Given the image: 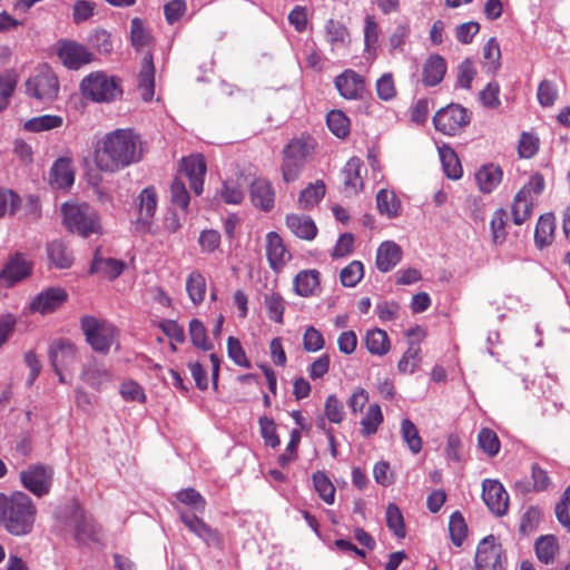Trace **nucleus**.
I'll list each match as a JSON object with an SVG mask.
<instances>
[{"label": "nucleus", "instance_id": "obj_1", "mask_svg": "<svg viewBox=\"0 0 570 570\" xmlns=\"http://www.w3.org/2000/svg\"><path fill=\"white\" fill-rule=\"evenodd\" d=\"M142 157L140 137L131 129H116L98 141L95 163L102 171L115 173Z\"/></svg>", "mask_w": 570, "mask_h": 570}, {"label": "nucleus", "instance_id": "obj_2", "mask_svg": "<svg viewBox=\"0 0 570 570\" xmlns=\"http://www.w3.org/2000/svg\"><path fill=\"white\" fill-rule=\"evenodd\" d=\"M37 508L22 491L10 495L0 493V527L12 535H26L32 531Z\"/></svg>", "mask_w": 570, "mask_h": 570}, {"label": "nucleus", "instance_id": "obj_3", "mask_svg": "<svg viewBox=\"0 0 570 570\" xmlns=\"http://www.w3.org/2000/svg\"><path fill=\"white\" fill-rule=\"evenodd\" d=\"M56 518L78 544L90 546L99 542L100 528L79 502L66 504L56 513Z\"/></svg>", "mask_w": 570, "mask_h": 570}, {"label": "nucleus", "instance_id": "obj_4", "mask_svg": "<svg viewBox=\"0 0 570 570\" xmlns=\"http://www.w3.org/2000/svg\"><path fill=\"white\" fill-rule=\"evenodd\" d=\"M82 96L95 102H112L121 97L120 79L104 71H92L80 82Z\"/></svg>", "mask_w": 570, "mask_h": 570}, {"label": "nucleus", "instance_id": "obj_5", "mask_svg": "<svg viewBox=\"0 0 570 570\" xmlns=\"http://www.w3.org/2000/svg\"><path fill=\"white\" fill-rule=\"evenodd\" d=\"M81 330L88 344L94 351L99 353H108L110 346L116 341V327L109 322L98 320L94 316H85L81 318Z\"/></svg>", "mask_w": 570, "mask_h": 570}, {"label": "nucleus", "instance_id": "obj_6", "mask_svg": "<svg viewBox=\"0 0 570 570\" xmlns=\"http://www.w3.org/2000/svg\"><path fill=\"white\" fill-rule=\"evenodd\" d=\"M63 223L70 232L82 236L96 233L99 228L96 210L88 204H65L62 207Z\"/></svg>", "mask_w": 570, "mask_h": 570}, {"label": "nucleus", "instance_id": "obj_7", "mask_svg": "<svg viewBox=\"0 0 570 570\" xmlns=\"http://www.w3.org/2000/svg\"><path fill=\"white\" fill-rule=\"evenodd\" d=\"M26 89L30 97L41 102H51L58 96V78L48 66H42L27 80Z\"/></svg>", "mask_w": 570, "mask_h": 570}, {"label": "nucleus", "instance_id": "obj_8", "mask_svg": "<svg viewBox=\"0 0 570 570\" xmlns=\"http://www.w3.org/2000/svg\"><path fill=\"white\" fill-rule=\"evenodd\" d=\"M19 476L24 489L41 498L50 492L53 470L50 465L35 463L22 470Z\"/></svg>", "mask_w": 570, "mask_h": 570}, {"label": "nucleus", "instance_id": "obj_9", "mask_svg": "<svg viewBox=\"0 0 570 570\" xmlns=\"http://www.w3.org/2000/svg\"><path fill=\"white\" fill-rule=\"evenodd\" d=\"M470 122V112L460 105L451 104L440 109L433 117L436 130L452 136Z\"/></svg>", "mask_w": 570, "mask_h": 570}, {"label": "nucleus", "instance_id": "obj_10", "mask_svg": "<svg viewBox=\"0 0 570 570\" xmlns=\"http://www.w3.org/2000/svg\"><path fill=\"white\" fill-rule=\"evenodd\" d=\"M57 56L61 63L70 70H78L94 60L92 52L85 45L75 40H60Z\"/></svg>", "mask_w": 570, "mask_h": 570}, {"label": "nucleus", "instance_id": "obj_11", "mask_svg": "<svg viewBox=\"0 0 570 570\" xmlns=\"http://www.w3.org/2000/svg\"><path fill=\"white\" fill-rule=\"evenodd\" d=\"M179 517L186 528L199 538L207 547H223V535L217 529L212 528L196 514L187 511H179Z\"/></svg>", "mask_w": 570, "mask_h": 570}, {"label": "nucleus", "instance_id": "obj_12", "mask_svg": "<svg viewBox=\"0 0 570 570\" xmlns=\"http://www.w3.org/2000/svg\"><path fill=\"white\" fill-rule=\"evenodd\" d=\"M48 356L53 371H58L59 368H66V371H68L72 368L78 361L77 348L73 343L67 338L55 340L48 348Z\"/></svg>", "mask_w": 570, "mask_h": 570}, {"label": "nucleus", "instance_id": "obj_13", "mask_svg": "<svg viewBox=\"0 0 570 570\" xmlns=\"http://www.w3.org/2000/svg\"><path fill=\"white\" fill-rule=\"evenodd\" d=\"M482 498L487 507L498 517L507 513L509 495L503 485L497 481L487 479L482 483Z\"/></svg>", "mask_w": 570, "mask_h": 570}, {"label": "nucleus", "instance_id": "obj_14", "mask_svg": "<svg viewBox=\"0 0 570 570\" xmlns=\"http://www.w3.org/2000/svg\"><path fill=\"white\" fill-rule=\"evenodd\" d=\"M492 567L502 569V548L495 543V538H484L476 548L475 568Z\"/></svg>", "mask_w": 570, "mask_h": 570}, {"label": "nucleus", "instance_id": "obj_15", "mask_svg": "<svg viewBox=\"0 0 570 570\" xmlns=\"http://www.w3.org/2000/svg\"><path fill=\"white\" fill-rule=\"evenodd\" d=\"M80 377L96 391H101L114 380L112 373L96 358H91L82 366Z\"/></svg>", "mask_w": 570, "mask_h": 570}, {"label": "nucleus", "instance_id": "obj_16", "mask_svg": "<svg viewBox=\"0 0 570 570\" xmlns=\"http://www.w3.org/2000/svg\"><path fill=\"white\" fill-rule=\"evenodd\" d=\"M335 87L342 97L355 100L362 97L365 82L361 75L347 69L335 78Z\"/></svg>", "mask_w": 570, "mask_h": 570}, {"label": "nucleus", "instance_id": "obj_17", "mask_svg": "<svg viewBox=\"0 0 570 570\" xmlns=\"http://www.w3.org/2000/svg\"><path fill=\"white\" fill-rule=\"evenodd\" d=\"M157 208V193L153 186L144 188L139 194V216L136 219V229L148 232L151 218Z\"/></svg>", "mask_w": 570, "mask_h": 570}, {"label": "nucleus", "instance_id": "obj_18", "mask_svg": "<svg viewBox=\"0 0 570 570\" xmlns=\"http://www.w3.org/2000/svg\"><path fill=\"white\" fill-rule=\"evenodd\" d=\"M68 295L65 289L60 287H49L40 292L30 303L32 312L47 314L57 309L66 299Z\"/></svg>", "mask_w": 570, "mask_h": 570}, {"label": "nucleus", "instance_id": "obj_19", "mask_svg": "<svg viewBox=\"0 0 570 570\" xmlns=\"http://www.w3.org/2000/svg\"><path fill=\"white\" fill-rule=\"evenodd\" d=\"M266 257L269 267L276 273L291 259V254L287 252L282 237L275 232H269L266 235Z\"/></svg>", "mask_w": 570, "mask_h": 570}, {"label": "nucleus", "instance_id": "obj_20", "mask_svg": "<svg viewBox=\"0 0 570 570\" xmlns=\"http://www.w3.org/2000/svg\"><path fill=\"white\" fill-rule=\"evenodd\" d=\"M181 170L189 179L190 188L196 195L203 191L204 177L206 174V163L202 155H190L183 158Z\"/></svg>", "mask_w": 570, "mask_h": 570}, {"label": "nucleus", "instance_id": "obj_21", "mask_svg": "<svg viewBox=\"0 0 570 570\" xmlns=\"http://www.w3.org/2000/svg\"><path fill=\"white\" fill-rule=\"evenodd\" d=\"M325 40L333 53L347 50L351 36L347 28L340 21L330 19L325 23Z\"/></svg>", "mask_w": 570, "mask_h": 570}, {"label": "nucleus", "instance_id": "obj_22", "mask_svg": "<svg viewBox=\"0 0 570 570\" xmlns=\"http://www.w3.org/2000/svg\"><path fill=\"white\" fill-rule=\"evenodd\" d=\"M31 272L30 263L20 254L10 257L3 266L0 277L8 286L20 282Z\"/></svg>", "mask_w": 570, "mask_h": 570}, {"label": "nucleus", "instance_id": "obj_23", "mask_svg": "<svg viewBox=\"0 0 570 570\" xmlns=\"http://www.w3.org/2000/svg\"><path fill=\"white\" fill-rule=\"evenodd\" d=\"M249 196L253 205L264 212L274 207L275 193L268 180L257 178L250 184Z\"/></svg>", "mask_w": 570, "mask_h": 570}, {"label": "nucleus", "instance_id": "obj_24", "mask_svg": "<svg viewBox=\"0 0 570 570\" xmlns=\"http://www.w3.org/2000/svg\"><path fill=\"white\" fill-rule=\"evenodd\" d=\"M402 258L401 247L394 242H383L376 250V267L383 273L394 268Z\"/></svg>", "mask_w": 570, "mask_h": 570}, {"label": "nucleus", "instance_id": "obj_25", "mask_svg": "<svg viewBox=\"0 0 570 570\" xmlns=\"http://www.w3.org/2000/svg\"><path fill=\"white\" fill-rule=\"evenodd\" d=\"M446 72V61L440 55H431L423 65L422 81L425 86L439 85Z\"/></svg>", "mask_w": 570, "mask_h": 570}, {"label": "nucleus", "instance_id": "obj_26", "mask_svg": "<svg viewBox=\"0 0 570 570\" xmlns=\"http://www.w3.org/2000/svg\"><path fill=\"white\" fill-rule=\"evenodd\" d=\"M75 175L71 163L67 158L57 159L49 175V183L57 188H68L73 184Z\"/></svg>", "mask_w": 570, "mask_h": 570}, {"label": "nucleus", "instance_id": "obj_27", "mask_svg": "<svg viewBox=\"0 0 570 570\" xmlns=\"http://www.w3.org/2000/svg\"><path fill=\"white\" fill-rule=\"evenodd\" d=\"M286 225L295 236L302 239L312 240L317 233L313 219L306 215L289 214L286 216Z\"/></svg>", "mask_w": 570, "mask_h": 570}, {"label": "nucleus", "instance_id": "obj_28", "mask_svg": "<svg viewBox=\"0 0 570 570\" xmlns=\"http://www.w3.org/2000/svg\"><path fill=\"white\" fill-rule=\"evenodd\" d=\"M141 98L145 101L151 100L155 92V68L150 53L144 57L138 77Z\"/></svg>", "mask_w": 570, "mask_h": 570}, {"label": "nucleus", "instance_id": "obj_29", "mask_svg": "<svg viewBox=\"0 0 570 570\" xmlns=\"http://www.w3.org/2000/svg\"><path fill=\"white\" fill-rule=\"evenodd\" d=\"M315 146L316 142L312 137L294 138L284 147L283 155L306 163Z\"/></svg>", "mask_w": 570, "mask_h": 570}, {"label": "nucleus", "instance_id": "obj_30", "mask_svg": "<svg viewBox=\"0 0 570 570\" xmlns=\"http://www.w3.org/2000/svg\"><path fill=\"white\" fill-rule=\"evenodd\" d=\"M527 194V189H520L513 198L511 214L515 225L523 224L532 214L534 198Z\"/></svg>", "mask_w": 570, "mask_h": 570}, {"label": "nucleus", "instance_id": "obj_31", "mask_svg": "<svg viewBox=\"0 0 570 570\" xmlns=\"http://www.w3.org/2000/svg\"><path fill=\"white\" fill-rule=\"evenodd\" d=\"M125 268V263L116 258H104L96 253L90 266V273L101 274L110 279L117 278Z\"/></svg>", "mask_w": 570, "mask_h": 570}, {"label": "nucleus", "instance_id": "obj_32", "mask_svg": "<svg viewBox=\"0 0 570 570\" xmlns=\"http://www.w3.org/2000/svg\"><path fill=\"white\" fill-rule=\"evenodd\" d=\"M297 295L307 297L314 294L320 285V273L316 269L301 271L293 282Z\"/></svg>", "mask_w": 570, "mask_h": 570}, {"label": "nucleus", "instance_id": "obj_33", "mask_svg": "<svg viewBox=\"0 0 570 570\" xmlns=\"http://www.w3.org/2000/svg\"><path fill=\"white\" fill-rule=\"evenodd\" d=\"M502 170L493 164L484 165L475 174V180L482 193H491L501 181Z\"/></svg>", "mask_w": 570, "mask_h": 570}, {"label": "nucleus", "instance_id": "obj_34", "mask_svg": "<svg viewBox=\"0 0 570 570\" xmlns=\"http://www.w3.org/2000/svg\"><path fill=\"white\" fill-rule=\"evenodd\" d=\"M363 163L357 157H352L343 168L344 186L353 193H357L363 187L361 170Z\"/></svg>", "mask_w": 570, "mask_h": 570}, {"label": "nucleus", "instance_id": "obj_35", "mask_svg": "<svg viewBox=\"0 0 570 570\" xmlns=\"http://www.w3.org/2000/svg\"><path fill=\"white\" fill-rule=\"evenodd\" d=\"M50 262L58 268H69L72 265L73 256L66 244L61 240H53L47 248Z\"/></svg>", "mask_w": 570, "mask_h": 570}, {"label": "nucleus", "instance_id": "obj_36", "mask_svg": "<svg viewBox=\"0 0 570 570\" xmlns=\"http://www.w3.org/2000/svg\"><path fill=\"white\" fill-rule=\"evenodd\" d=\"M365 345L373 355H385L390 350V340L385 331L373 328L366 332Z\"/></svg>", "mask_w": 570, "mask_h": 570}, {"label": "nucleus", "instance_id": "obj_37", "mask_svg": "<svg viewBox=\"0 0 570 570\" xmlns=\"http://www.w3.org/2000/svg\"><path fill=\"white\" fill-rule=\"evenodd\" d=\"M439 155L444 174L448 178L456 180L462 176V167L455 151L448 146L439 148Z\"/></svg>", "mask_w": 570, "mask_h": 570}, {"label": "nucleus", "instance_id": "obj_38", "mask_svg": "<svg viewBox=\"0 0 570 570\" xmlns=\"http://www.w3.org/2000/svg\"><path fill=\"white\" fill-rule=\"evenodd\" d=\"M556 223L552 214L541 215L534 232V240L539 247H544L551 244L553 238Z\"/></svg>", "mask_w": 570, "mask_h": 570}, {"label": "nucleus", "instance_id": "obj_39", "mask_svg": "<svg viewBox=\"0 0 570 570\" xmlns=\"http://www.w3.org/2000/svg\"><path fill=\"white\" fill-rule=\"evenodd\" d=\"M186 292L190 301L198 305L200 304L206 294V279L198 271H193L186 279Z\"/></svg>", "mask_w": 570, "mask_h": 570}, {"label": "nucleus", "instance_id": "obj_40", "mask_svg": "<svg viewBox=\"0 0 570 570\" xmlns=\"http://www.w3.org/2000/svg\"><path fill=\"white\" fill-rule=\"evenodd\" d=\"M153 40L150 31L145 27L142 19L136 17L130 21V41L132 47L139 51Z\"/></svg>", "mask_w": 570, "mask_h": 570}, {"label": "nucleus", "instance_id": "obj_41", "mask_svg": "<svg viewBox=\"0 0 570 570\" xmlns=\"http://www.w3.org/2000/svg\"><path fill=\"white\" fill-rule=\"evenodd\" d=\"M538 559L546 563H552L558 552V543L553 535H542L534 544Z\"/></svg>", "mask_w": 570, "mask_h": 570}, {"label": "nucleus", "instance_id": "obj_42", "mask_svg": "<svg viewBox=\"0 0 570 570\" xmlns=\"http://www.w3.org/2000/svg\"><path fill=\"white\" fill-rule=\"evenodd\" d=\"M483 68L487 72L494 73L501 66V50L498 40L492 37L483 47Z\"/></svg>", "mask_w": 570, "mask_h": 570}, {"label": "nucleus", "instance_id": "obj_43", "mask_svg": "<svg viewBox=\"0 0 570 570\" xmlns=\"http://www.w3.org/2000/svg\"><path fill=\"white\" fill-rule=\"evenodd\" d=\"M325 195V185L323 181L317 180L315 184L308 185L304 188L298 197V204L302 208L308 209L317 205Z\"/></svg>", "mask_w": 570, "mask_h": 570}, {"label": "nucleus", "instance_id": "obj_44", "mask_svg": "<svg viewBox=\"0 0 570 570\" xmlns=\"http://www.w3.org/2000/svg\"><path fill=\"white\" fill-rule=\"evenodd\" d=\"M382 423L383 413L381 406L376 403L371 404L365 413V416L361 420L362 434L364 436L375 434Z\"/></svg>", "mask_w": 570, "mask_h": 570}, {"label": "nucleus", "instance_id": "obj_45", "mask_svg": "<svg viewBox=\"0 0 570 570\" xmlns=\"http://www.w3.org/2000/svg\"><path fill=\"white\" fill-rule=\"evenodd\" d=\"M531 472H532L531 476H532V481H533L532 484L530 485V484H525L523 482H517V484H515L517 488L523 493H527L530 490H534V491L548 490V488L551 484V480H550L547 471L543 470L538 464H533Z\"/></svg>", "mask_w": 570, "mask_h": 570}, {"label": "nucleus", "instance_id": "obj_46", "mask_svg": "<svg viewBox=\"0 0 570 570\" xmlns=\"http://www.w3.org/2000/svg\"><path fill=\"white\" fill-rule=\"evenodd\" d=\"M17 83L18 75L14 70L8 69L0 75V111L7 108Z\"/></svg>", "mask_w": 570, "mask_h": 570}, {"label": "nucleus", "instance_id": "obj_47", "mask_svg": "<svg viewBox=\"0 0 570 570\" xmlns=\"http://www.w3.org/2000/svg\"><path fill=\"white\" fill-rule=\"evenodd\" d=\"M401 435L412 453L417 454L422 450V439L419 430L410 419L402 420Z\"/></svg>", "mask_w": 570, "mask_h": 570}, {"label": "nucleus", "instance_id": "obj_48", "mask_svg": "<svg viewBox=\"0 0 570 570\" xmlns=\"http://www.w3.org/2000/svg\"><path fill=\"white\" fill-rule=\"evenodd\" d=\"M313 483L321 499L327 504H333L335 500V487L328 476L324 472L317 471L313 474Z\"/></svg>", "mask_w": 570, "mask_h": 570}, {"label": "nucleus", "instance_id": "obj_49", "mask_svg": "<svg viewBox=\"0 0 570 570\" xmlns=\"http://www.w3.org/2000/svg\"><path fill=\"white\" fill-rule=\"evenodd\" d=\"M62 118L57 115H42L33 117L24 124V128L32 132L50 130L58 128L62 125Z\"/></svg>", "mask_w": 570, "mask_h": 570}, {"label": "nucleus", "instance_id": "obj_50", "mask_svg": "<svg viewBox=\"0 0 570 570\" xmlns=\"http://www.w3.org/2000/svg\"><path fill=\"white\" fill-rule=\"evenodd\" d=\"M264 304L268 317L275 323L283 324L285 312V302L278 293H268L264 295Z\"/></svg>", "mask_w": 570, "mask_h": 570}, {"label": "nucleus", "instance_id": "obj_51", "mask_svg": "<svg viewBox=\"0 0 570 570\" xmlns=\"http://www.w3.org/2000/svg\"><path fill=\"white\" fill-rule=\"evenodd\" d=\"M328 129L338 138H344L350 132V120L341 110H332L327 114Z\"/></svg>", "mask_w": 570, "mask_h": 570}, {"label": "nucleus", "instance_id": "obj_52", "mask_svg": "<svg viewBox=\"0 0 570 570\" xmlns=\"http://www.w3.org/2000/svg\"><path fill=\"white\" fill-rule=\"evenodd\" d=\"M466 524L461 512L455 511L450 515L449 532L454 546L461 547L466 537Z\"/></svg>", "mask_w": 570, "mask_h": 570}, {"label": "nucleus", "instance_id": "obj_53", "mask_svg": "<svg viewBox=\"0 0 570 570\" xmlns=\"http://www.w3.org/2000/svg\"><path fill=\"white\" fill-rule=\"evenodd\" d=\"M379 212L389 217H395L399 213V202L393 191L382 189L376 195Z\"/></svg>", "mask_w": 570, "mask_h": 570}, {"label": "nucleus", "instance_id": "obj_54", "mask_svg": "<svg viewBox=\"0 0 570 570\" xmlns=\"http://www.w3.org/2000/svg\"><path fill=\"white\" fill-rule=\"evenodd\" d=\"M189 335L191 343L203 351H210L213 348V344L208 341L206 328L204 324L194 318L189 322Z\"/></svg>", "mask_w": 570, "mask_h": 570}, {"label": "nucleus", "instance_id": "obj_55", "mask_svg": "<svg viewBox=\"0 0 570 570\" xmlns=\"http://www.w3.org/2000/svg\"><path fill=\"white\" fill-rule=\"evenodd\" d=\"M220 196L226 204L239 205L244 199L243 184L233 179L225 180Z\"/></svg>", "mask_w": 570, "mask_h": 570}, {"label": "nucleus", "instance_id": "obj_56", "mask_svg": "<svg viewBox=\"0 0 570 570\" xmlns=\"http://www.w3.org/2000/svg\"><path fill=\"white\" fill-rule=\"evenodd\" d=\"M386 524L393 533L399 538L405 537L404 519L401 510L394 503L386 507Z\"/></svg>", "mask_w": 570, "mask_h": 570}, {"label": "nucleus", "instance_id": "obj_57", "mask_svg": "<svg viewBox=\"0 0 570 570\" xmlns=\"http://www.w3.org/2000/svg\"><path fill=\"white\" fill-rule=\"evenodd\" d=\"M364 276V267L360 261H353L340 274L341 283L346 287H354Z\"/></svg>", "mask_w": 570, "mask_h": 570}, {"label": "nucleus", "instance_id": "obj_58", "mask_svg": "<svg viewBox=\"0 0 570 570\" xmlns=\"http://www.w3.org/2000/svg\"><path fill=\"white\" fill-rule=\"evenodd\" d=\"M176 497L179 502L190 507L196 512L202 513L205 510L206 500L193 488L179 491Z\"/></svg>", "mask_w": 570, "mask_h": 570}, {"label": "nucleus", "instance_id": "obj_59", "mask_svg": "<svg viewBox=\"0 0 570 570\" xmlns=\"http://www.w3.org/2000/svg\"><path fill=\"white\" fill-rule=\"evenodd\" d=\"M119 393L126 402L144 403L146 401L144 389L132 380L122 382L119 387Z\"/></svg>", "mask_w": 570, "mask_h": 570}, {"label": "nucleus", "instance_id": "obj_60", "mask_svg": "<svg viewBox=\"0 0 570 570\" xmlns=\"http://www.w3.org/2000/svg\"><path fill=\"white\" fill-rule=\"evenodd\" d=\"M420 363V347L411 344L397 363V370L412 374Z\"/></svg>", "mask_w": 570, "mask_h": 570}, {"label": "nucleus", "instance_id": "obj_61", "mask_svg": "<svg viewBox=\"0 0 570 570\" xmlns=\"http://www.w3.org/2000/svg\"><path fill=\"white\" fill-rule=\"evenodd\" d=\"M324 413L327 420L335 424H340L345 417L344 405L334 394L326 397Z\"/></svg>", "mask_w": 570, "mask_h": 570}, {"label": "nucleus", "instance_id": "obj_62", "mask_svg": "<svg viewBox=\"0 0 570 570\" xmlns=\"http://www.w3.org/2000/svg\"><path fill=\"white\" fill-rule=\"evenodd\" d=\"M478 442L480 448L490 456H494L500 450V441L490 429L484 428L479 432Z\"/></svg>", "mask_w": 570, "mask_h": 570}, {"label": "nucleus", "instance_id": "obj_63", "mask_svg": "<svg viewBox=\"0 0 570 570\" xmlns=\"http://www.w3.org/2000/svg\"><path fill=\"white\" fill-rule=\"evenodd\" d=\"M305 163L283 155L282 176L285 183L295 181L303 171Z\"/></svg>", "mask_w": 570, "mask_h": 570}, {"label": "nucleus", "instance_id": "obj_64", "mask_svg": "<svg viewBox=\"0 0 570 570\" xmlns=\"http://www.w3.org/2000/svg\"><path fill=\"white\" fill-rule=\"evenodd\" d=\"M556 515L562 527L570 531V485L566 489L561 501L556 507Z\"/></svg>", "mask_w": 570, "mask_h": 570}]
</instances>
